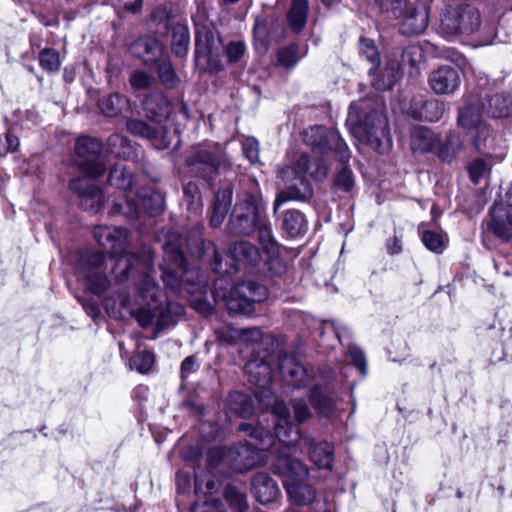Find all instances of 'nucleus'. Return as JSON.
I'll return each instance as SVG.
<instances>
[{
    "label": "nucleus",
    "mask_w": 512,
    "mask_h": 512,
    "mask_svg": "<svg viewBox=\"0 0 512 512\" xmlns=\"http://www.w3.org/2000/svg\"><path fill=\"white\" fill-rule=\"evenodd\" d=\"M102 144L95 138L80 137L75 145L79 158L78 165L88 177L96 178L104 174L106 167L100 156Z\"/></svg>",
    "instance_id": "f3484780"
},
{
    "label": "nucleus",
    "mask_w": 512,
    "mask_h": 512,
    "mask_svg": "<svg viewBox=\"0 0 512 512\" xmlns=\"http://www.w3.org/2000/svg\"><path fill=\"white\" fill-rule=\"evenodd\" d=\"M281 227L287 236L297 238L307 231V220L299 210L290 209L283 213Z\"/></svg>",
    "instance_id": "c85d7f7f"
},
{
    "label": "nucleus",
    "mask_w": 512,
    "mask_h": 512,
    "mask_svg": "<svg viewBox=\"0 0 512 512\" xmlns=\"http://www.w3.org/2000/svg\"><path fill=\"white\" fill-rule=\"evenodd\" d=\"M239 430L248 432L251 441L232 447L226 457L236 471L245 472L260 462V452L269 449L275 440L265 429L250 424H242Z\"/></svg>",
    "instance_id": "423d86ee"
},
{
    "label": "nucleus",
    "mask_w": 512,
    "mask_h": 512,
    "mask_svg": "<svg viewBox=\"0 0 512 512\" xmlns=\"http://www.w3.org/2000/svg\"><path fill=\"white\" fill-rule=\"evenodd\" d=\"M274 472L282 478L291 503L306 506L314 502L316 490L306 482L308 469L300 460L281 453L274 464Z\"/></svg>",
    "instance_id": "39448f33"
},
{
    "label": "nucleus",
    "mask_w": 512,
    "mask_h": 512,
    "mask_svg": "<svg viewBox=\"0 0 512 512\" xmlns=\"http://www.w3.org/2000/svg\"><path fill=\"white\" fill-rule=\"evenodd\" d=\"M187 165L197 176L211 180L221 169H230L231 161L220 144L206 143L192 148Z\"/></svg>",
    "instance_id": "6e6552de"
},
{
    "label": "nucleus",
    "mask_w": 512,
    "mask_h": 512,
    "mask_svg": "<svg viewBox=\"0 0 512 512\" xmlns=\"http://www.w3.org/2000/svg\"><path fill=\"white\" fill-rule=\"evenodd\" d=\"M108 151L118 158H129L132 154V147L129 140L120 135L112 134L107 140Z\"/></svg>",
    "instance_id": "ea45409f"
},
{
    "label": "nucleus",
    "mask_w": 512,
    "mask_h": 512,
    "mask_svg": "<svg viewBox=\"0 0 512 512\" xmlns=\"http://www.w3.org/2000/svg\"><path fill=\"white\" fill-rule=\"evenodd\" d=\"M108 182L123 194L124 201L126 194L132 191L133 176L125 165L117 164L110 169Z\"/></svg>",
    "instance_id": "72a5a7b5"
},
{
    "label": "nucleus",
    "mask_w": 512,
    "mask_h": 512,
    "mask_svg": "<svg viewBox=\"0 0 512 512\" xmlns=\"http://www.w3.org/2000/svg\"><path fill=\"white\" fill-rule=\"evenodd\" d=\"M225 498L230 507L236 512H245L248 508L246 495L236 486L229 485L225 488Z\"/></svg>",
    "instance_id": "a19ab883"
},
{
    "label": "nucleus",
    "mask_w": 512,
    "mask_h": 512,
    "mask_svg": "<svg viewBox=\"0 0 512 512\" xmlns=\"http://www.w3.org/2000/svg\"><path fill=\"white\" fill-rule=\"evenodd\" d=\"M348 358L354 367L364 377L367 374V361L364 352L356 346L348 344Z\"/></svg>",
    "instance_id": "de8ad7c7"
},
{
    "label": "nucleus",
    "mask_w": 512,
    "mask_h": 512,
    "mask_svg": "<svg viewBox=\"0 0 512 512\" xmlns=\"http://www.w3.org/2000/svg\"><path fill=\"white\" fill-rule=\"evenodd\" d=\"M294 167L301 175H308L315 180H323L328 174V168L320 159H311L308 155L302 154Z\"/></svg>",
    "instance_id": "473e14b6"
},
{
    "label": "nucleus",
    "mask_w": 512,
    "mask_h": 512,
    "mask_svg": "<svg viewBox=\"0 0 512 512\" xmlns=\"http://www.w3.org/2000/svg\"><path fill=\"white\" fill-rule=\"evenodd\" d=\"M488 169V165L483 159H475L469 165V176L474 183H478Z\"/></svg>",
    "instance_id": "bf43d9fd"
},
{
    "label": "nucleus",
    "mask_w": 512,
    "mask_h": 512,
    "mask_svg": "<svg viewBox=\"0 0 512 512\" xmlns=\"http://www.w3.org/2000/svg\"><path fill=\"white\" fill-rule=\"evenodd\" d=\"M483 108L493 118L507 117L512 111V102L507 95L494 94L486 97Z\"/></svg>",
    "instance_id": "f704fd0d"
},
{
    "label": "nucleus",
    "mask_w": 512,
    "mask_h": 512,
    "mask_svg": "<svg viewBox=\"0 0 512 512\" xmlns=\"http://www.w3.org/2000/svg\"><path fill=\"white\" fill-rule=\"evenodd\" d=\"M261 223L257 200L254 196L236 203L228 222V231L234 235H250Z\"/></svg>",
    "instance_id": "dca6fc26"
},
{
    "label": "nucleus",
    "mask_w": 512,
    "mask_h": 512,
    "mask_svg": "<svg viewBox=\"0 0 512 512\" xmlns=\"http://www.w3.org/2000/svg\"><path fill=\"white\" fill-rule=\"evenodd\" d=\"M445 112V104L436 99H430L423 103L421 117L429 122H435L442 118Z\"/></svg>",
    "instance_id": "79ce46f5"
},
{
    "label": "nucleus",
    "mask_w": 512,
    "mask_h": 512,
    "mask_svg": "<svg viewBox=\"0 0 512 512\" xmlns=\"http://www.w3.org/2000/svg\"><path fill=\"white\" fill-rule=\"evenodd\" d=\"M439 142L438 135L432 130L420 127L414 130L411 137V148L415 152L425 153L434 151Z\"/></svg>",
    "instance_id": "7c9ffc66"
},
{
    "label": "nucleus",
    "mask_w": 512,
    "mask_h": 512,
    "mask_svg": "<svg viewBox=\"0 0 512 512\" xmlns=\"http://www.w3.org/2000/svg\"><path fill=\"white\" fill-rule=\"evenodd\" d=\"M335 335L339 339V341L343 344L344 340H347L351 336L350 329L343 323L338 321L331 322Z\"/></svg>",
    "instance_id": "338daca9"
},
{
    "label": "nucleus",
    "mask_w": 512,
    "mask_h": 512,
    "mask_svg": "<svg viewBox=\"0 0 512 512\" xmlns=\"http://www.w3.org/2000/svg\"><path fill=\"white\" fill-rule=\"evenodd\" d=\"M346 126L353 137L378 153H386L392 147L389 121L385 105L381 101L362 100L349 107Z\"/></svg>",
    "instance_id": "f03ea898"
},
{
    "label": "nucleus",
    "mask_w": 512,
    "mask_h": 512,
    "mask_svg": "<svg viewBox=\"0 0 512 512\" xmlns=\"http://www.w3.org/2000/svg\"><path fill=\"white\" fill-rule=\"evenodd\" d=\"M243 154L253 164L259 162L258 141L255 138H247L242 145Z\"/></svg>",
    "instance_id": "13d9d810"
},
{
    "label": "nucleus",
    "mask_w": 512,
    "mask_h": 512,
    "mask_svg": "<svg viewBox=\"0 0 512 512\" xmlns=\"http://www.w3.org/2000/svg\"><path fill=\"white\" fill-rule=\"evenodd\" d=\"M199 367L194 356L186 357L181 364V377L186 378L190 373L195 372Z\"/></svg>",
    "instance_id": "0e129e2a"
},
{
    "label": "nucleus",
    "mask_w": 512,
    "mask_h": 512,
    "mask_svg": "<svg viewBox=\"0 0 512 512\" xmlns=\"http://www.w3.org/2000/svg\"><path fill=\"white\" fill-rule=\"evenodd\" d=\"M245 53V45L243 42H231L226 47V55L230 62H238Z\"/></svg>",
    "instance_id": "680f3d73"
},
{
    "label": "nucleus",
    "mask_w": 512,
    "mask_h": 512,
    "mask_svg": "<svg viewBox=\"0 0 512 512\" xmlns=\"http://www.w3.org/2000/svg\"><path fill=\"white\" fill-rule=\"evenodd\" d=\"M291 403L294 411V418L299 424L305 422L312 416L310 407L305 399L294 397Z\"/></svg>",
    "instance_id": "8fccbe9b"
},
{
    "label": "nucleus",
    "mask_w": 512,
    "mask_h": 512,
    "mask_svg": "<svg viewBox=\"0 0 512 512\" xmlns=\"http://www.w3.org/2000/svg\"><path fill=\"white\" fill-rule=\"evenodd\" d=\"M279 368L284 381L295 388L312 386L310 399L320 416L332 417L336 411L334 400L328 395L329 385L322 378L318 380L312 369H307L294 356L283 355L279 358Z\"/></svg>",
    "instance_id": "7ed1b4c3"
},
{
    "label": "nucleus",
    "mask_w": 512,
    "mask_h": 512,
    "mask_svg": "<svg viewBox=\"0 0 512 512\" xmlns=\"http://www.w3.org/2000/svg\"><path fill=\"white\" fill-rule=\"evenodd\" d=\"M231 333L232 338H238L244 341L258 342L262 339V331L257 327L240 330L233 329Z\"/></svg>",
    "instance_id": "5fc2aeb1"
},
{
    "label": "nucleus",
    "mask_w": 512,
    "mask_h": 512,
    "mask_svg": "<svg viewBox=\"0 0 512 512\" xmlns=\"http://www.w3.org/2000/svg\"><path fill=\"white\" fill-rule=\"evenodd\" d=\"M280 177L285 186L276 195L273 204L274 214L278 212L280 206L288 201L305 202L313 196V187L310 181L306 176L301 175L294 166L283 168Z\"/></svg>",
    "instance_id": "4468645a"
},
{
    "label": "nucleus",
    "mask_w": 512,
    "mask_h": 512,
    "mask_svg": "<svg viewBox=\"0 0 512 512\" xmlns=\"http://www.w3.org/2000/svg\"><path fill=\"white\" fill-rule=\"evenodd\" d=\"M307 53V46L292 43L278 50L277 60L283 67H293Z\"/></svg>",
    "instance_id": "4c0bfd02"
},
{
    "label": "nucleus",
    "mask_w": 512,
    "mask_h": 512,
    "mask_svg": "<svg viewBox=\"0 0 512 512\" xmlns=\"http://www.w3.org/2000/svg\"><path fill=\"white\" fill-rule=\"evenodd\" d=\"M421 239L427 249L437 254L442 253L444 249V237L441 233L426 230L423 231Z\"/></svg>",
    "instance_id": "a18cd8bd"
},
{
    "label": "nucleus",
    "mask_w": 512,
    "mask_h": 512,
    "mask_svg": "<svg viewBox=\"0 0 512 512\" xmlns=\"http://www.w3.org/2000/svg\"><path fill=\"white\" fill-rule=\"evenodd\" d=\"M171 48L175 55L182 57L188 51L189 45V30L186 26L175 24L171 27Z\"/></svg>",
    "instance_id": "58836bf2"
},
{
    "label": "nucleus",
    "mask_w": 512,
    "mask_h": 512,
    "mask_svg": "<svg viewBox=\"0 0 512 512\" xmlns=\"http://www.w3.org/2000/svg\"><path fill=\"white\" fill-rule=\"evenodd\" d=\"M374 3L391 17L403 19V34H419L428 26V8L425 5L416 6L407 0H374Z\"/></svg>",
    "instance_id": "1a4fd4ad"
},
{
    "label": "nucleus",
    "mask_w": 512,
    "mask_h": 512,
    "mask_svg": "<svg viewBox=\"0 0 512 512\" xmlns=\"http://www.w3.org/2000/svg\"><path fill=\"white\" fill-rule=\"evenodd\" d=\"M265 286L254 281H245L235 286L225 298L227 309L235 313L250 315L254 311V304L267 298Z\"/></svg>",
    "instance_id": "2eb2a0df"
},
{
    "label": "nucleus",
    "mask_w": 512,
    "mask_h": 512,
    "mask_svg": "<svg viewBox=\"0 0 512 512\" xmlns=\"http://www.w3.org/2000/svg\"><path fill=\"white\" fill-rule=\"evenodd\" d=\"M186 247L191 254L198 257L204 255L209 248H213L212 268L221 275L236 273L238 271L237 263L256 265L261 259L260 251L255 245L246 240H240L229 246L225 262H223V255L214 248V245L211 242L203 241L199 227L191 231L187 237Z\"/></svg>",
    "instance_id": "20e7f679"
},
{
    "label": "nucleus",
    "mask_w": 512,
    "mask_h": 512,
    "mask_svg": "<svg viewBox=\"0 0 512 512\" xmlns=\"http://www.w3.org/2000/svg\"><path fill=\"white\" fill-rule=\"evenodd\" d=\"M228 409L241 418L249 417L253 412L251 398L242 392H232L227 398Z\"/></svg>",
    "instance_id": "e433bc0d"
},
{
    "label": "nucleus",
    "mask_w": 512,
    "mask_h": 512,
    "mask_svg": "<svg viewBox=\"0 0 512 512\" xmlns=\"http://www.w3.org/2000/svg\"><path fill=\"white\" fill-rule=\"evenodd\" d=\"M83 308L85 312L96 321L98 317L101 315V310L96 302L83 303Z\"/></svg>",
    "instance_id": "774afa93"
},
{
    "label": "nucleus",
    "mask_w": 512,
    "mask_h": 512,
    "mask_svg": "<svg viewBox=\"0 0 512 512\" xmlns=\"http://www.w3.org/2000/svg\"><path fill=\"white\" fill-rule=\"evenodd\" d=\"M303 139L316 152L321 154L331 152L343 163H346L351 157L347 144L336 130L313 126L304 131Z\"/></svg>",
    "instance_id": "ddd939ff"
},
{
    "label": "nucleus",
    "mask_w": 512,
    "mask_h": 512,
    "mask_svg": "<svg viewBox=\"0 0 512 512\" xmlns=\"http://www.w3.org/2000/svg\"><path fill=\"white\" fill-rule=\"evenodd\" d=\"M488 228L501 239H512V206L495 203L490 210Z\"/></svg>",
    "instance_id": "4be33fe9"
},
{
    "label": "nucleus",
    "mask_w": 512,
    "mask_h": 512,
    "mask_svg": "<svg viewBox=\"0 0 512 512\" xmlns=\"http://www.w3.org/2000/svg\"><path fill=\"white\" fill-rule=\"evenodd\" d=\"M163 250L164 258L161 265L163 282L168 288L178 291L183 276L189 272L186 269V258L182 251L181 236L177 232H168Z\"/></svg>",
    "instance_id": "9d476101"
},
{
    "label": "nucleus",
    "mask_w": 512,
    "mask_h": 512,
    "mask_svg": "<svg viewBox=\"0 0 512 512\" xmlns=\"http://www.w3.org/2000/svg\"><path fill=\"white\" fill-rule=\"evenodd\" d=\"M460 83V72L452 66H441L433 71L429 77V84L437 94L454 93L459 88Z\"/></svg>",
    "instance_id": "5701e85b"
},
{
    "label": "nucleus",
    "mask_w": 512,
    "mask_h": 512,
    "mask_svg": "<svg viewBox=\"0 0 512 512\" xmlns=\"http://www.w3.org/2000/svg\"><path fill=\"white\" fill-rule=\"evenodd\" d=\"M104 260L105 256L98 252L89 253L83 257L85 262L81 271L83 284L88 291L97 296L102 295L111 285V281L104 272Z\"/></svg>",
    "instance_id": "a211bd4d"
},
{
    "label": "nucleus",
    "mask_w": 512,
    "mask_h": 512,
    "mask_svg": "<svg viewBox=\"0 0 512 512\" xmlns=\"http://www.w3.org/2000/svg\"><path fill=\"white\" fill-rule=\"evenodd\" d=\"M252 493L259 503L274 501L279 493L277 483L266 473H258L252 480Z\"/></svg>",
    "instance_id": "a878e982"
},
{
    "label": "nucleus",
    "mask_w": 512,
    "mask_h": 512,
    "mask_svg": "<svg viewBox=\"0 0 512 512\" xmlns=\"http://www.w3.org/2000/svg\"><path fill=\"white\" fill-rule=\"evenodd\" d=\"M304 443L309 450L311 461L320 469H331L334 460V449L328 442L317 443L312 438H305Z\"/></svg>",
    "instance_id": "393cba45"
},
{
    "label": "nucleus",
    "mask_w": 512,
    "mask_h": 512,
    "mask_svg": "<svg viewBox=\"0 0 512 512\" xmlns=\"http://www.w3.org/2000/svg\"><path fill=\"white\" fill-rule=\"evenodd\" d=\"M457 124L468 133L474 132L473 145L477 151L492 155L500 147L501 139L482 120L480 109L473 103L461 107L458 112Z\"/></svg>",
    "instance_id": "0eeeda50"
},
{
    "label": "nucleus",
    "mask_w": 512,
    "mask_h": 512,
    "mask_svg": "<svg viewBox=\"0 0 512 512\" xmlns=\"http://www.w3.org/2000/svg\"><path fill=\"white\" fill-rule=\"evenodd\" d=\"M101 113L108 117H115L130 109L129 100L121 94L114 93L103 96L98 102Z\"/></svg>",
    "instance_id": "c756f323"
},
{
    "label": "nucleus",
    "mask_w": 512,
    "mask_h": 512,
    "mask_svg": "<svg viewBox=\"0 0 512 512\" xmlns=\"http://www.w3.org/2000/svg\"><path fill=\"white\" fill-rule=\"evenodd\" d=\"M481 25V16L475 7L462 5L446 8L441 16L440 33L446 38L459 35L469 36L477 32Z\"/></svg>",
    "instance_id": "9b49d317"
},
{
    "label": "nucleus",
    "mask_w": 512,
    "mask_h": 512,
    "mask_svg": "<svg viewBox=\"0 0 512 512\" xmlns=\"http://www.w3.org/2000/svg\"><path fill=\"white\" fill-rule=\"evenodd\" d=\"M201 36H197L196 37V55L197 57H201V56H204V57H207V61L209 63V66H210V69L212 71H219L221 69V66L220 64H215V65H212V51H210L209 47H208V44L205 46V47H202L201 44Z\"/></svg>",
    "instance_id": "e2e57ef3"
},
{
    "label": "nucleus",
    "mask_w": 512,
    "mask_h": 512,
    "mask_svg": "<svg viewBox=\"0 0 512 512\" xmlns=\"http://www.w3.org/2000/svg\"><path fill=\"white\" fill-rule=\"evenodd\" d=\"M130 84L134 89L142 90L151 85V77L143 71H135L130 76Z\"/></svg>",
    "instance_id": "052dcab7"
},
{
    "label": "nucleus",
    "mask_w": 512,
    "mask_h": 512,
    "mask_svg": "<svg viewBox=\"0 0 512 512\" xmlns=\"http://www.w3.org/2000/svg\"><path fill=\"white\" fill-rule=\"evenodd\" d=\"M132 48L133 53L141 58L145 64L156 62L163 52V46L153 37L140 38Z\"/></svg>",
    "instance_id": "cd10ccee"
},
{
    "label": "nucleus",
    "mask_w": 512,
    "mask_h": 512,
    "mask_svg": "<svg viewBox=\"0 0 512 512\" xmlns=\"http://www.w3.org/2000/svg\"><path fill=\"white\" fill-rule=\"evenodd\" d=\"M164 209V197L151 187H143L137 193L130 191L126 200L114 201L113 213L136 219L142 211L157 215Z\"/></svg>",
    "instance_id": "f8f14e48"
},
{
    "label": "nucleus",
    "mask_w": 512,
    "mask_h": 512,
    "mask_svg": "<svg viewBox=\"0 0 512 512\" xmlns=\"http://www.w3.org/2000/svg\"><path fill=\"white\" fill-rule=\"evenodd\" d=\"M401 65L397 59H388L381 73H376V67L370 68L372 86L379 91L391 89L399 79Z\"/></svg>",
    "instance_id": "b1692460"
},
{
    "label": "nucleus",
    "mask_w": 512,
    "mask_h": 512,
    "mask_svg": "<svg viewBox=\"0 0 512 512\" xmlns=\"http://www.w3.org/2000/svg\"><path fill=\"white\" fill-rule=\"evenodd\" d=\"M97 242L117 257L112 274L117 283L135 277L134 296L118 291L105 299L104 306L110 317L122 319L132 316L142 328L153 327L158 333L176 323V317L184 312L181 304L166 302L165 294L150 275L153 268V253L143 247L139 253L125 252L128 244V230L123 227L96 226L93 231Z\"/></svg>",
    "instance_id": "f257e3e1"
},
{
    "label": "nucleus",
    "mask_w": 512,
    "mask_h": 512,
    "mask_svg": "<svg viewBox=\"0 0 512 512\" xmlns=\"http://www.w3.org/2000/svg\"><path fill=\"white\" fill-rule=\"evenodd\" d=\"M462 145L463 141L460 134L456 131H450L444 141L439 139L435 153L442 161L450 162L460 152Z\"/></svg>",
    "instance_id": "2f4dec72"
},
{
    "label": "nucleus",
    "mask_w": 512,
    "mask_h": 512,
    "mask_svg": "<svg viewBox=\"0 0 512 512\" xmlns=\"http://www.w3.org/2000/svg\"><path fill=\"white\" fill-rule=\"evenodd\" d=\"M359 50L361 54H363L367 58V60H369L372 64H378L379 52L375 43L372 40L362 38L360 40Z\"/></svg>",
    "instance_id": "864d4df0"
},
{
    "label": "nucleus",
    "mask_w": 512,
    "mask_h": 512,
    "mask_svg": "<svg viewBox=\"0 0 512 512\" xmlns=\"http://www.w3.org/2000/svg\"><path fill=\"white\" fill-rule=\"evenodd\" d=\"M245 372L248 376L249 383L255 386L253 390L255 397L258 398L260 402L269 405V400L272 397V391L270 389L272 381L271 366L262 359H253L245 365Z\"/></svg>",
    "instance_id": "6ab92c4d"
},
{
    "label": "nucleus",
    "mask_w": 512,
    "mask_h": 512,
    "mask_svg": "<svg viewBox=\"0 0 512 512\" xmlns=\"http://www.w3.org/2000/svg\"><path fill=\"white\" fill-rule=\"evenodd\" d=\"M159 78L163 84L169 87H174L178 82V77L172 64L169 61H164L158 66Z\"/></svg>",
    "instance_id": "3c124183"
},
{
    "label": "nucleus",
    "mask_w": 512,
    "mask_h": 512,
    "mask_svg": "<svg viewBox=\"0 0 512 512\" xmlns=\"http://www.w3.org/2000/svg\"><path fill=\"white\" fill-rule=\"evenodd\" d=\"M309 10L308 0H293L287 14L289 27L300 32L306 25Z\"/></svg>",
    "instance_id": "c9c22d12"
},
{
    "label": "nucleus",
    "mask_w": 512,
    "mask_h": 512,
    "mask_svg": "<svg viewBox=\"0 0 512 512\" xmlns=\"http://www.w3.org/2000/svg\"><path fill=\"white\" fill-rule=\"evenodd\" d=\"M257 228L259 241L262 247L268 253H274L276 251L277 244L273 239L271 228L268 225L263 224L262 222L257 226Z\"/></svg>",
    "instance_id": "09e8293b"
},
{
    "label": "nucleus",
    "mask_w": 512,
    "mask_h": 512,
    "mask_svg": "<svg viewBox=\"0 0 512 512\" xmlns=\"http://www.w3.org/2000/svg\"><path fill=\"white\" fill-rule=\"evenodd\" d=\"M232 189L229 187L220 189L215 194L212 205V213L210 216V224L212 227H219L225 220L232 204Z\"/></svg>",
    "instance_id": "bb28decb"
},
{
    "label": "nucleus",
    "mask_w": 512,
    "mask_h": 512,
    "mask_svg": "<svg viewBox=\"0 0 512 512\" xmlns=\"http://www.w3.org/2000/svg\"><path fill=\"white\" fill-rule=\"evenodd\" d=\"M154 364V354L150 351H140L134 354L129 360V366L132 370L139 373H147Z\"/></svg>",
    "instance_id": "37998d69"
},
{
    "label": "nucleus",
    "mask_w": 512,
    "mask_h": 512,
    "mask_svg": "<svg viewBox=\"0 0 512 512\" xmlns=\"http://www.w3.org/2000/svg\"><path fill=\"white\" fill-rule=\"evenodd\" d=\"M41 67L47 72H57L60 69L61 61L59 53L52 48H45L39 53Z\"/></svg>",
    "instance_id": "c03bdc74"
},
{
    "label": "nucleus",
    "mask_w": 512,
    "mask_h": 512,
    "mask_svg": "<svg viewBox=\"0 0 512 512\" xmlns=\"http://www.w3.org/2000/svg\"><path fill=\"white\" fill-rule=\"evenodd\" d=\"M273 413L278 421L275 425V433L279 442L285 446H294L301 438L298 427L291 423L289 408L283 402H276L273 405Z\"/></svg>",
    "instance_id": "412c9836"
},
{
    "label": "nucleus",
    "mask_w": 512,
    "mask_h": 512,
    "mask_svg": "<svg viewBox=\"0 0 512 512\" xmlns=\"http://www.w3.org/2000/svg\"><path fill=\"white\" fill-rule=\"evenodd\" d=\"M386 248L390 255L399 254L402 251V236L395 233L392 238L387 240Z\"/></svg>",
    "instance_id": "69168bd1"
},
{
    "label": "nucleus",
    "mask_w": 512,
    "mask_h": 512,
    "mask_svg": "<svg viewBox=\"0 0 512 512\" xmlns=\"http://www.w3.org/2000/svg\"><path fill=\"white\" fill-rule=\"evenodd\" d=\"M126 127L131 134L143 138L152 139L157 136V131L141 120L130 119L127 121Z\"/></svg>",
    "instance_id": "49530a36"
},
{
    "label": "nucleus",
    "mask_w": 512,
    "mask_h": 512,
    "mask_svg": "<svg viewBox=\"0 0 512 512\" xmlns=\"http://www.w3.org/2000/svg\"><path fill=\"white\" fill-rule=\"evenodd\" d=\"M335 185L339 189L350 191L354 185V177L352 171L347 167H343L336 176Z\"/></svg>",
    "instance_id": "6e6d98bb"
},
{
    "label": "nucleus",
    "mask_w": 512,
    "mask_h": 512,
    "mask_svg": "<svg viewBox=\"0 0 512 512\" xmlns=\"http://www.w3.org/2000/svg\"><path fill=\"white\" fill-rule=\"evenodd\" d=\"M402 64L411 67L417 66L422 60V50L420 47L411 45L406 47L402 52Z\"/></svg>",
    "instance_id": "603ef678"
},
{
    "label": "nucleus",
    "mask_w": 512,
    "mask_h": 512,
    "mask_svg": "<svg viewBox=\"0 0 512 512\" xmlns=\"http://www.w3.org/2000/svg\"><path fill=\"white\" fill-rule=\"evenodd\" d=\"M192 512H225L224 505L217 499H209L203 503H195L192 508Z\"/></svg>",
    "instance_id": "4d7b16f0"
},
{
    "label": "nucleus",
    "mask_w": 512,
    "mask_h": 512,
    "mask_svg": "<svg viewBox=\"0 0 512 512\" xmlns=\"http://www.w3.org/2000/svg\"><path fill=\"white\" fill-rule=\"evenodd\" d=\"M71 191L78 195L80 205L92 212H98L104 204V195L88 177H78L70 181Z\"/></svg>",
    "instance_id": "aec40b11"
}]
</instances>
